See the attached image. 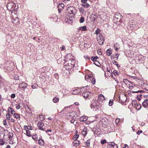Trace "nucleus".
<instances>
[{
    "label": "nucleus",
    "mask_w": 148,
    "mask_h": 148,
    "mask_svg": "<svg viewBox=\"0 0 148 148\" xmlns=\"http://www.w3.org/2000/svg\"><path fill=\"white\" fill-rule=\"evenodd\" d=\"M123 82L125 84H127V82L129 83L130 82L128 80L126 79H124L123 80Z\"/></svg>",
    "instance_id": "44"
},
{
    "label": "nucleus",
    "mask_w": 148,
    "mask_h": 148,
    "mask_svg": "<svg viewBox=\"0 0 148 148\" xmlns=\"http://www.w3.org/2000/svg\"><path fill=\"white\" fill-rule=\"evenodd\" d=\"M108 147L109 148H118L117 145L112 142L108 143Z\"/></svg>",
    "instance_id": "6"
},
{
    "label": "nucleus",
    "mask_w": 148,
    "mask_h": 148,
    "mask_svg": "<svg viewBox=\"0 0 148 148\" xmlns=\"http://www.w3.org/2000/svg\"><path fill=\"white\" fill-rule=\"evenodd\" d=\"M111 58L112 59L113 58H115V57H114V55H111Z\"/></svg>",
    "instance_id": "59"
},
{
    "label": "nucleus",
    "mask_w": 148,
    "mask_h": 148,
    "mask_svg": "<svg viewBox=\"0 0 148 148\" xmlns=\"http://www.w3.org/2000/svg\"><path fill=\"white\" fill-rule=\"evenodd\" d=\"M15 3L13 2H10L7 5V8L9 11L11 12L12 13L15 10Z\"/></svg>",
    "instance_id": "1"
},
{
    "label": "nucleus",
    "mask_w": 148,
    "mask_h": 148,
    "mask_svg": "<svg viewBox=\"0 0 148 148\" xmlns=\"http://www.w3.org/2000/svg\"><path fill=\"white\" fill-rule=\"evenodd\" d=\"M75 113L74 112H69L67 113L66 116V118L68 119H72L75 116Z\"/></svg>",
    "instance_id": "5"
},
{
    "label": "nucleus",
    "mask_w": 148,
    "mask_h": 148,
    "mask_svg": "<svg viewBox=\"0 0 148 148\" xmlns=\"http://www.w3.org/2000/svg\"><path fill=\"white\" fill-rule=\"evenodd\" d=\"M87 130V128L86 127H84L82 131V134L84 136H86L87 134L86 132Z\"/></svg>",
    "instance_id": "13"
},
{
    "label": "nucleus",
    "mask_w": 148,
    "mask_h": 148,
    "mask_svg": "<svg viewBox=\"0 0 148 148\" xmlns=\"http://www.w3.org/2000/svg\"><path fill=\"white\" fill-rule=\"evenodd\" d=\"M113 104V99L110 100L109 103V105L110 106H111Z\"/></svg>",
    "instance_id": "33"
},
{
    "label": "nucleus",
    "mask_w": 148,
    "mask_h": 148,
    "mask_svg": "<svg viewBox=\"0 0 148 148\" xmlns=\"http://www.w3.org/2000/svg\"><path fill=\"white\" fill-rule=\"evenodd\" d=\"M90 140H87L86 142L85 143L87 147H88L90 146Z\"/></svg>",
    "instance_id": "31"
},
{
    "label": "nucleus",
    "mask_w": 148,
    "mask_h": 148,
    "mask_svg": "<svg viewBox=\"0 0 148 148\" xmlns=\"http://www.w3.org/2000/svg\"><path fill=\"white\" fill-rule=\"evenodd\" d=\"M90 78L91 81L92 82L93 84H95V79L91 77H90Z\"/></svg>",
    "instance_id": "25"
},
{
    "label": "nucleus",
    "mask_w": 148,
    "mask_h": 148,
    "mask_svg": "<svg viewBox=\"0 0 148 148\" xmlns=\"http://www.w3.org/2000/svg\"><path fill=\"white\" fill-rule=\"evenodd\" d=\"M96 105H97V104H96V103H95V104H93V103H92L91 104L90 106V107H91V108H92L93 106H96Z\"/></svg>",
    "instance_id": "53"
},
{
    "label": "nucleus",
    "mask_w": 148,
    "mask_h": 148,
    "mask_svg": "<svg viewBox=\"0 0 148 148\" xmlns=\"http://www.w3.org/2000/svg\"><path fill=\"white\" fill-rule=\"evenodd\" d=\"M26 133H27V135L28 136H31L30 134V132L28 130H27L26 131Z\"/></svg>",
    "instance_id": "43"
},
{
    "label": "nucleus",
    "mask_w": 148,
    "mask_h": 148,
    "mask_svg": "<svg viewBox=\"0 0 148 148\" xmlns=\"http://www.w3.org/2000/svg\"><path fill=\"white\" fill-rule=\"evenodd\" d=\"M137 110H140L141 107V105L139 104H137V105L135 106Z\"/></svg>",
    "instance_id": "24"
},
{
    "label": "nucleus",
    "mask_w": 148,
    "mask_h": 148,
    "mask_svg": "<svg viewBox=\"0 0 148 148\" xmlns=\"http://www.w3.org/2000/svg\"><path fill=\"white\" fill-rule=\"evenodd\" d=\"M38 143L41 146L44 145L45 143L43 140L41 139H39L38 140Z\"/></svg>",
    "instance_id": "17"
},
{
    "label": "nucleus",
    "mask_w": 148,
    "mask_h": 148,
    "mask_svg": "<svg viewBox=\"0 0 148 148\" xmlns=\"http://www.w3.org/2000/svg\"><path fill=\"white\" fill-rule=\"evenodd\" d=\"M68 61L69 62L68 63V65L69 66H71V67L75 66V61L74 60H69Z\"/></svg>",
    "instance_id": "7"
},
{
    "label": "nucleus",
    "mask_w": 148,
    "mask_h": 148,
    "mask_svg": "<svg viewBox=\"0 0 148 148\" xmlns=\"http://www.w3.org/2000/svg\"><path fill=\"white\" fill-rule=\"evenodd\" d=\"M68 12L70 14H75L76 10L75 8L73 6L69 7L68 9Z\"/></svg>",
    "instance_id": "4"
},
{
    "label": "nucleus",
    "mask_w": 148,
    "mask_h": 148,
    "mask_svg": "<svg viewBox=\"0 0 148 148\" xmlns=\"http://www.w3.org/2000/svg\"><path fill=\"white\" fill-rule=\"evenodd\" d=\"M80 144V141L77 140H75V141L73 142V145L75 147L78 146Z\"/></svg>",
    "instance_id": "16"
},
{
    "label": "nucleus",
    "mask_w": 148,
    "mask_h": 148,
    "mask_svg": "<svg viewBox=\"0 0 148 148\" xmlns=\"http://www.w3.org/2000/svg\"><path fill=\"white\" fill-rule=\"evenodd\" d=\"M113 63L114 64H115L117 66H119V67H120V66H119L118 65V63L116 61H114V60H113Z\"/></svg>",
    "instance_id": "45"
},
{
    "label": "nucleus",
    "mask_w": 148,
    "mask_h": 148,
    "mask_svg": "<svg viewBox=\"0 0 148 148\" xmlns=\"http://www.w3.org/2000/svg\"><path fill=\"white\" fill-rule=\"evenodd\" d=\"M100 29H97L95 31V33L96 35H97V36H99V34H100Z\"/></svg>",
    "instance_id": "27"
},
{
    "label": "nucleus",
    "mask_w": 148,
    "mask_h": 148,
    "mask_svg": "<svg viewBox=\"0 0 148 148\" xmlns=\"http://www.w3.org/2000/svg\"><path fill=\"white\" fill-rule=\"evenodd\" d=\"M116 57H115V58H116V60H117L118 59L119 55L117 53H116L115 55Z\"/></svg>",
    "instance_id": "52"
},
{
    "label": "nucleus",
    "mask_w": 148,
    "mask_h": 148,
    "mask_svg": "<svg viewBox=\"0 0 148 148\" xmlns=\"http://www.w3.org/2000/svg\"><path fill=\"white\" fill-rule=\"evenodd\" d=\"M141 87L143 89L147 91H148V84H147V83H144L142 85Z\"/></svg>",
    "instance_id": "10"
},
{
    "label": "nucleus",
    "mask_w": 148,
    "mask_h": 148,
    "mask_svg": "<svg viewBox=\"0 0 148 148\" xmlns=\"http://www.w3.org/2000/svg\"><path fill=\"white\" fill-rule=\"evenodd\" d=\"M59 101V99L58 97H56L55 98H53V101L54 103H56L58 102Z\"/></svg>",
    "instance_id": "19"
},
{
    "label": "nucleus",
    "mask_w": 148,
    "mask_h": 148,
    "mask_svg": "<svg viewBox=\"0 0 148 148\" xmlns=\"http://www.w3.org/2000/svg\"><path fill=\"white\" fill-rule=\"evenodd\" d=\"M132 105L133 106L135 107V106L137 105V104H138V103H137V102L136 101H132Z\"/></svg>",
    "instance_id": "37"
},
{
    "label": "nucleus",
    "mask_w": 148,
    "mask_h": 148,
    "mask_svg": "<svg viewBox=\"0 0 148 148\" xmlns=\"http://www.w3.org/2000/svg\"><path fill=\"white\" fill-rule=\"evenodd\" d=\"M38 86L36 84H34L32 85V88H36L38 87Z\"/></svg>",
    "instance_id": "36"
},
{
    "label": "nucleus",
    "mask_w": 148,
    "mask_h": 148,
    "mask_svg": "<svg viewBox=\"0 0 148 148\" xmlns=\"http://www.w3.org/2000/svg\"><path fill=\"white\" fill-rule=\"evenodd\" d=\"M140 92V91H132V92L133 93H138V92Z\"/></svg>",
    "instance_id": "56"
},
{
    "label": "nucleus",
    "mask_w": 148,
    "mask_h": 148,
    "mask_svg": "<svg viewBox=\"0 0 148 148\" xmlns=\"http://www.w3.org/2000/svg\"><path fill=\"white\" fill-rule=\"evenodd\" d=\"M129 83H130L129 84V85L130 88H133V87H134L135 85L134 83L130 82Z\"/></svg>",
    "instance_id": "26"
},
{
    "label": "nucleus",
    "mask_w": 148,
    "mask_h": 148,
    "mask_svg": "<svg viewBox=\"0 0 148 148\" xmlns=\"http://www.w3.org/2000/svg\"><path fill=\"white\" fill-rule=\"evenodd\" d=\"M113 73L114 74V75H118L119 74L118 73V72H117V71L116 70L114 71Z\"/></svg>",
    "instance_id": "42"
},
{
    "label": "nucleus",
    "mask_w": 148,
    "mask_h": 148,
    "mask_svg": "<svg viewBox=\"0 0 148 148\" xmlns=\"http://www.w3.org/2000/svg\"><path fill=\"white\" fill-rule=\"evenodd\" d=\"M52 130H47L46 131V133H47L48 132H51Z\"/></svg>",
    "instance_id": "60"
},
{
    "label": "nucleus",
    "mask_w": 148,
    "mask_h": 148,
    "mask_svg": "<svg viewBox=\"0 0 148 148\" xmlns=\"http://www.w3.org/2000/svg\"><path fill=\"white\" fill-rule=\"evenodd\" d=\"M5 141L2 139H0V145H3L4 144Z\"/></svg>",
    "instance_id": "34"
},
{
    "label": "nucleus",
    "mask_w": 148,
    "mask_h": 148,
    "mask_svg": "<svg viewBox=\"0 0 148 148\" xmlns=\"http://www.w3.org/2000/svg\"><path fill=\"white\" fill-rule=\"evenodd\" d=\"M11 147L10 145H8L7 146L5 147V148H10Z\"/></svg>",
    "instance_id": "64"
},
{
    "label": "nucleus",
    "mask_w": 148,
    "mask_h": 148,
    "mask_svg": "<svg viewBox=\"0 0 148 148\" xmlns=\"http://www.w3.org/2000/svg\"><path fill=\"white\" fill-rule=\"evenodd\" d=\"M143 131L142 130H139L137 133V134L138 135H139L140 133H142Z\"/></svg>",
    "instance_id": "48"
},
{
    "label": "nucleus",
    "mask_w": 148,
    "mask_h": 148,
    "mask_svg": "<svg viewBox=\"0 0 148 148\" xmlns=\"http://www.w3.org/2000/svg\"><path fill=\"white\" fill-rule=\"evenodd\" d=\"M106 53H107L108 56H110L112 53L111 50H110V49H108L106 51Z\"/></svg>",
    "instance_id": "22"
},
{
    "label": "nucleus",
    "mask_w": 148,
    "mask_h": 148,
    "mask_svg": "<svg viewBox=\"0 0 148 148\" xmlns=\"http://www.w3.org/2000/svg\"><path fill=\"white\" fill-rule=\"evenodd\" d=\"M117 47L120 48V45L118 43H115L114 45V47Z\"/></svg>",
    "instance_id": "38"
},
{
    "label": "nucleus",
    "mask_w": 148,
    "mask_h": 148,
    "mask_svg": "<svg viewBox=\"0 0 148 148\" xmlns=\"http://www.w3.org/2000/svg\"><path fill=\"white\" fill-rule=\"evenodd\" d=\"M80 30L82 31H86L87 30L86 26H84L80 27Z\"/></svg>",
    "instance_id": "28"
},
{
    "label": "nucleus",
    "mask_w": 148,
    "mask_h": 148,
    "mask_svg": "<svg viewBox=\"0 0 148 148\" xmlns=\"http://www.w3.org/2000/svg\"><path fill=\"white\" fill-rule=\"evenodd\" d=\"M3 124L5 125L7 124L6 121V120H4L3 122Z\"/></svg>",
    "instance_id": "51"
},
{
    "label": "nucleus",
    "mask_w": 148,
    "mask_h": 148,
    "mask_svg": "<svg viewBox=\"0 0 148 148\" xmlns=\"http://www.w3.org/2000/svg\"><path fill=\"white\" fill-rule=\"evenodd\" d=\"M65 49V47L63 46L62 47H60V49L61 50H62Z\"/></svg>",
    "instance_id": "55"
},
{
    "label": "nucleus",
    "mask_w": 148,
    "mask_h": 148,
    "mask_svg": "<svg viewBox=\"0 0 148 148\" xmlns=\"http://www.w3.org/2000/svg\"><path fill=\"white\" fill-rule=\"evenodd\" d=\"M97 52L99 55H102V53L101 51L100 50L98 49V50H97Z\"/></svg>",
    "instance_id": "47"
},
{
    "label": "nucleus",
    "mask_w": 148,
    "mask_h": 148,
    "mask_svg": "<svg viewBox=\"0 0 148 148\" xmlns=\"http://www.w3.org/2000/svg\"><path fill=\"white\" fill-rule=\"evenodd\" d=\"M13 136V134L12 132H9L8 134V138L9 139L11 138Z\"/></svg>",
    "instance_id": "21"
},
{
    "label": "nucleus",
    "mask_w": 148,
    "mask_h": 148,
    "mask_svg": "<svg viewBox=\"0 0 148 148\" xmlns=\"http://www.w3.org/2000/svg\"><path fill=\"white\" fill-rule=\"evenodd\" d=\"M11 121L12 122H14L15 121V120L12 119H11Z\"/></svg>",
    "instance_id": "61"
},
{
    "label": "nucleus",
    "mask_w": 148,
    "mask_h": 148,
    "mask_svg": "<svg viewBox=\"0 0 148 148\" xmlns=\"http://www.w3.org/2000/svg\"><path fill=\"white\" fill-rule=\"evenodd\" d=\"M9 109H10L11 110V111H10L11 113L12 114H14V113H15V111H14V110H13V108H11L10 107L8 108V111H9Z\"/></svg>",
    "instance_id": "29"
},
{
    "label": "nucleus",
    "mask_w": 148,
    "mask_h": 148,
    "mask_svg": "<svg viewBox=\"0 0 148 148\" xmlns=\"http://www.w3.org/2000/svg\"><path fill=\"white\" fill-rule=\"evenodd\" d=\"M125 146L123 147V148H128V145L127 144H125Z\"/></svg>",
    "instance_id": "57"
},
{
    "label": "nucleus",
    "mask_w": 148,
    "mask_h": 148,
    "mask_svg": "<svg viewBox=\"0 0 148 148\" xmlns=\"http://www.w3.org/2000/svg\"><path fill=\"white\" fill-rule=\"evenodd\" d=\"M79 12L82 14H83L84 12V10L82 8H80L79 9Z\"/></svg>",
    "instance_id": "35"
},
{
    "label": "nucleus",
    "mask_w": 148,
    "mask_h": 148,
    "mask_svg": "<svg viewBox=\"0 0 148 148\" xmlns=\"http://www.w3.org/2000/svg\"><path fill=\"white\" fill-rule=\"evenodd\" d=\"M13 116L14 118H16L17 119L20 118V115L19 114H18L17 113H14Z\"/></svg>",
    "instance_id": "23"
},
{
    "label": "nucleus",
    "mask_w": 148,
    "mask_h": 148,
    "mask_svg": "<svg viewBox=\"0 0 148 148\" xmlns=\"http://www.w3.org/2000/svg\"><path fill=\"white\" fill-rule=\"evenodd\" d=\"M37 125L39 130L43 131L45 130L46 129L45 127H43L44 124L42 122L40 121L38 122Z\"/></svg>",
    "instance_id": "3"
},
{
    "label": "nucleus",
    "mask_w": 148,
    "mask_h": 148,
    "mask_svg": "<svg viewBox=\"0 0 148 148\" xmlns=\"http://www.w3.org/2000/svg\"><path fill=\"white\" fill-rule=\"evenodd\" d=\"M90 93L89 92H85L82 94V95L84 97L87 98L88 97L89 94Z\"/></svg>",
    "instance_id": "12"
},
{
    "label": "nucleus",
    "mask_w": 148,
    "mask_h": 148,
    "mask_svg": "<svg viewBox=\"0 0 148 148\" xmlns=\"http://www.w3.org/2000/svg\"><path fill=\"white\" fill-rule=\"evenodd\" d=\"M16 108L17 109H19L21 107V106H20V105L19 104H16Z\"/></svg>",
    "instance_id": "46"
},
{
    "label": "nucleus",
    "mask_w": 148,
    "mask_h": 148,
    "mask_svg": "<svg viewBox=\"0 0 148 148\" xmlns=\"http://www.w3.org/2000/svg\"><path fill=\"white\" fill-rule=\"evenodd\" d=\"M15 97V95L14 94H12L11 95V97L12 98H14Z\"/></svg>",
    "instance_id": "49"
},
{
    "label": "nucleus",
    "mask_w": 148,
    "mask_h": 148,
    "mask_svg": "<svg viewBox=\"0 0 148 148\" xmlns=\"http://www.w3.org/2000/svg\"><path fill=\"white\" fill-rule=\"evenodd\" d=\"M82 5L83 7L86 8H88L90 6V5L86 3H83L82 4Z\"/></svg>",
    "instance_id": "20"
},
{
    "label": "nucleus",
    "mask_w": 148,
    "mask_h": 148,
    "mask_svg": "<svg viewBox=\"0 0 148 148\" xmlns=\"http://www.w3.org/2000/svg\"><path fill=\"white\" fill-rule=\"evenodd\" d=\"M84 58L86 59H90L89 57L88 56H84Z\"/></svg>",
    "instance_id": "54"
},
{
    "label": "nucleus",
    "mask_w": 148,
    "mask_h": 148,
    "mask_svg": "<svg viewBox=\"0 0 148 148\" xmlns=\"http://www.w3.org/2000/svg\"><path fill=\"white\" fill-rule=\"evenodd\" d=\"M98 58V57H97V56H95V57H92L91 58V60H92L94 62L95 61V64L96 65H97V64H96V62H98L96 60H97V59Z\"/></svg>",
    "instance_id": "14"
},
{
    "label": "nucleus",
    "mask_w": 148,
    "mask_h": 148,
    "mask_svg": "<svg viewBox=\"0 0 148 148\" xmlns=\"http://www.w3.org/2000/svg\"><path fill=\"white\" fill-rule=\"evenodd\" d=\"M97 39L100 45H102L103 44L104 41V39L101 35L99 34V36H97Z\"/></svg>",
    "instance_id": "2"
},
{
    "label": "nucleus",
    "mask_w": 148,
    "mask_h": 148,
    "mask_svg": "<svg viewBox=\"0 0 148 148\" xmlns=\"http://www.w3.org/2000/svg\"><path fill=\"white\" fill-rule=\"evenodd\" d=\"M106 143V140L105 139L102 140L101 141V143L102 145H103L104 143Z\"/></svg>",
    "instance_id": "39"
},
{
    "label": "nucleus",
    "mask_w": 148,
    "mask_h": 148,
    "mask_svg": "<svg viewBox=\"0 0 148 148\" xmlns=\"http://www.w3.org/2000/svg\"><path fill=\"white\" fill-rule=\"evenodd\" d=\"M107 70L109 72H110V71H111V69H110V68H107Z\"/></svg>",
    "instance_id": "62"
},
{
    "label": "nucleus",
    "mask_w": 148,
    "mask_h": 148,
    "mask_svg": "<svg viewBox=\"0 0 148 148\" xmlns=\"http://www.w3.org/2000/svg\"><path fill=\"white\" fill-rule=\"evenodd\" d=\"M32 138L34 140H37V138L36 136V135L33 136L32 137Z\"/></svg>",
    "instance_id": "41"
},
{
    "label": "nucleus",
    "mask_w": 148,
    "mask_h": 148,
    "mask_svg": "<svg viewBox=\"0 0 148 148\" xmlns=\"http://www.w3.org/2000/svg\"><path fill=\"white\" fill-rule=\"evenodd\" d=\"M60 5H61V6L63 8V7H64V4L62 3H61V4H60Z\"/></svg>",
    "instance_id": "63"
},
{
    "label": "nucleus",
    "mask_w": 148,
    "mask_h": 148,
    "mask_svg": "<svg viewBox=\"0 0 148 148\" xmlns=\"http://www.w3.org/2000/svg\"><path fill=\"white\" fill-rule=\"evenodd\" d=\"M88 0H81V2L83 3H86Z\"/></svg>",
    "instance_id": "50"
},
{
    "label": "nucleus",
    "mask_w": 148,
    "mask_h": 148,
    "mask_svg": "<svg viewBox=\"0 0 148 148\" xmlns=\"http://www.w3.org/2000/svg\"><path fill=\"white\" fill-rule=\"evenodd\" d=\"M105 98L104 96L102 94L99 95H98V101L99 102L103 101L105 100Z\"/></svg>",
    "instance_id": "9"
},
{
    "label": "nucleus",
    "mask_w": 148,
    "mask_h": 148,
    "mask_svg": "<svg viewBox=\"0 0 148 148\" xmlns=\"http://www.w3.org/2000/svg\"><path fill=\"white\" fill-rule=\"evenodd\" d=\"M27 86V84L23 82L19 84V86L20 88H26Z\"/></svg>",
    "instance_id": "11"
},
{
    "label": "nucleus",
    "mask_w": 148,
    "mask_h": 148,
    "mask_svg": "<svg viewBox=\"0 0 148 148\" xmlns=\"http://www.w3.org/2000/svg\"><path fill=\"white\" fill-rule=\"evenodd\" d=\"M136 23L134 22H132L130 23V27L132 29H133L136 25Z\"/></svg>",
    "instance_id": "18"
},
{
    "label": "nucleus",
    "mask_w": 148,
    "mask_h": 148,
    "mask_svg": "<svg viewBox=\"0 0 148 148\" xmlns=\"http://www.w3.org/2000/svg\"><path fill=\"white\" fill-rule=\"evenodd\" d=\"M115 49V50L116 51H118L119 50V47H114Z\"/></svg>",
    "instance_id": "58"
},
{
    "label": "nucleus",
    "mask_w": 148,
    "mask_h": 148,
    "mask_svg": "<svg viewBox=\"0 0 148 148\" xmlns=\"http://www.w3.org/2000/svg\"><path fill=\"white\" fill-rule=\"evenodd\" d=\"M79 135L78 134L74 135L73 137V139L75 140H77V138L79 137Z\"/></svg>",
    "instance_id": "30"
},
{
    "label": "nucleus",
    "mask_w": 148,
    "mask_h": 148,
    "mask_svg": "<svg viewBox=\"0 0 148 148\" xmlns=\"http://www.w3.org/2000/svg\"><path fill=\"white\" fill-rule=\"evenodd\" d=\"M84 21V17H81L79 20V22L81 23H83Z\"/></svg>",
    "instance_id": "32"
},
{
    "label": "nucleus",
    "mask_w": 148,
    "mask_h": 148,
    "mask_svg": "<svg viewBox=\"0 0 148 148\" xmlns=\"http://www.w3.org/2000/svg\"><path fill=\"white\" fill-rule=\"evenodd\" d=\"M142 106L147 109H148V99H146L142 103Z\"/></svg>",
    "instance_id": "8"
},
{
    "label": "nucleus",
    "mask_w": 148,
    "mask_h": 148,
    "mask_svg": "<svg viewBox=\"0 0 148 148\" xmlns=\"http://www.w3.org/2000/svg\"><path fill=\"white\" fill-rule=\"evenodd\" d=\"M6 119L8 120H9L10 119V115L8 113V114H6Z\"/></svg>",
    "instance_id": "40"
},
{
    "label": "nucleus",
    "mask_w": 148,
    "mask_h": 148,
    "mask_svg": "<svg viewBox=\"0 0 148 148\" xmlns=\"http://www.w3.org/2000/svg\"><path fill=\"white\" fill-rule=\"evenodd\" d=\"M87 118L86 116H83L80 118L79 119L80 121L82 122L86 121L87 120Z\"/></svg>",
    "instance_id": "15"
}]
</instances>
